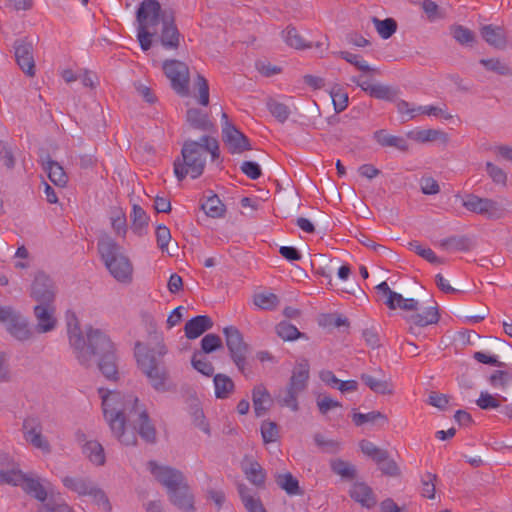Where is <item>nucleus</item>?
I'll return each mask as SVG.
<instances>
[{"instance_id":"4468645a","label":"nucleus","mask_w":512,"mask_h":512,"mask_svg":"<svg viewBox=\"0 0 512 512\" xmlns=\"http://www.w3.org/2000/svg\"><path fill=\"white\" fill-rule=\"evenodd\" d=\"M30 297L37 304H55V283L45 273L38 272L31 284Z\"/></svg>"},{"instance_id":"0eeeda50","label":"nucleus","mask_w":512,"mask_h":512,"mask_svg":"<svg viewBox=\"0 0 512 512\" xmlns=\"http://www.w3.org/2000/svg\"><path fill=\"white\" fill-rule=\"evenodd\" d=\"M160 12L161 6L157 0H143L137 10V38L144 51L152 46V37L156 34V27L160 23Z\"/></svg>"},{"instance_id":"ea45409f","label":"nucleus","mask_w":512,"mask_h":512,"mask_svg":"<svg viewBox=\"0 0 512 512\" xmlns=\"http://www.w3.org/2000/svg\"><path fill=\"white\" fill-rule=\"evenodd\" d=\"M452 37L461 45L472 46L476 41L475 33L469 28L455 24L450 27Z\"/></svg>"},{"instance_id":"bf43d9fd","label":"nucleus","mask_w":512,"mask_h":512,"mask_svg":"<svg viewBox=\"0 0 512 512\" xmlns=\"http://www.w3.org/2000/svg\"><path fill=\"white\" fill-rule=\"evenodd\" d=\"M268 109L270 113L281 123H284L289 115L290 110L287 105L277 102L275 100H270L267 103Z\"/></svg>"},{"instance_id":"774afa93","label":"nucleus","mask_w":512,"mask_h":512,"mask_svg":"<svg viewBox=\"0 0 512 512\" xmlns=\"http://www.w3.org/2000/svg\"><path fill=\"white\" fill-rule=\"evenodd\" d=\"M369 95L376 99L381 100H392L394 97V93L390 89V87L382 85V84H374L373 87H369Z\"/></svg>"},{"instance_id":"8fccbe9b","label":"nucleus","mask_w":512,"mask_h":512,"mask_svg":"<svg viewBox=\"0 0 512 512\" xmlns=\"http://www.w3.org/2000/svg\"><path fill=\"white\" fill-rule=\"evenodd\" d=\"M381 420L384 423L388 422V417L380 411H371L369 413H354L352 415V421L356 426H361L367 422L375 423L376 421Z\"/></svg>"},{"instance_id":"c756f323","label":"nucleus","mask_w":512,"mask_h":512,"mask_svg":"<svg viewBox=\"0 0 512 512\" xmlns=\"http://www.w3.org/2000/svg\"><path fill=\"white\" fill-rule=\"evenodd\" d=\"M97 79V75L86 68H79L75 71L71 68H66V83L80 80L83 87L95 89Z\"/></svg>"},{"instance_id":"f8f14e48","label":"nucleus","mask_w":512,"mask_h":512,"mask_svg":"<svg viewBox=\"0 0 512 512\" xmlns=\"http://www.w3.org/2000/svg\"><path fill=\"white\" fill-rule=\"evenodd\" d=\"M462 205L470 212L486 216L489 219H500L504 215V209L498 202L490 198H481L475 194H467Z\"/></svg>"},{"instance_id":"e433bc0d","label":"nucleus","mask_w":512,"mask_h":512,"mask_svg":"<svg viewBox=\"0 0 512 512\" xmlns=\"http://www.w3.org/2000/svg\"><path fill=\"white\" fill-rule=\"evenodd\" d=\"M474 246L473 240L468 236H451L441 240L440 247L444 250L470 251Z\"/></svg>"},{"instance_id":"052dcab7","label":"nucleus","mask_w":512,"mask_h":512,"mask_svg":"<svg viewBox=\"0 0 512 512\" xmlns=\"http://www.w3.org/2000/svg\"><path fill=\"white\" fill-rule=\"evenodd\" d=\"M87 495L91 496L93 498V501L97 505L102 506L106 512H111L112 506L106 493L102 489L97 487L95 484L92 485Z\"/></svg>"},{"instance_id":"0e129e2a","label":"nucleus","mask_w":512,"mask_h":512,"mask_svg":"<svg viewBox=\"0 0 512 512\" xmlns=\"http://www.w3.org/2000/svg\"><path fill=\"white\" fill-rule=\"evenodd\" d=\"M195 87L197 88L199 93V104L207 106L209 104V85L206 78L198 74L195 80Z\"/></svg>"},{"instance_id":"4c0bfd02","label":"nucleus","mask_w":512,"mask_h":512,"mask_svg":"<svg viewBox=\"0 0 512 512\" xmlns=\"http://www.w3.org/2000/svg\"><path fill=\"white\" fill-rule=\"evenodd\" d=\"M130 217L132 222L131 229L133 232L138 236H143L149 223V216L147 213L140 205L134 204Z\"/></svg>"},{"instance_id":"3c124183","label":"nucleus","mask_w":512,"mask_h":512,"mask_svg":"<svg viewBox=\"0 0 512 512\" xmlns=\"http://www.w3.org/2000/svg\"><path fill=\"white\" fill-rule=\"evenodd\" d=\"M334 109L337 113L344 111L348 106V94L342 90L339 85H335L330 90Z\"/></svg>"},{"instance_id":"f03ea898","label":"nucleus","mask_w":512,"mask_h":512,"mask_svg":"<svg viewBox=\"0 0 512 512\" xmlns=\"http://www.w3.org/2000/svg\"><path fill=\"white\" fill-rule=\"evenodd\" d=\"M66 324L69 343L79 363L89 366L93 357L99 371L108 381H118V357L116 347L109 336L99 329L90 328L85 338L78 319L69 311L66 312Z\"/></svg>"},{"instance_id":"72a5a7b5","label":"nucleus","mask_w":512,"mask_h":512,"mask_svg":"<svg viewBox=\"0 0 512 512\" xmlns=\"http://www.w3.org/2000/svg\"><path fill=\"white\" fill-rule=\"evenodd\" d=\"M275 482L279 488L288 495H302L304 492L299 486V481L290 472L275 474Z\"/></svg>"},{"instance_id":"393cba45","label":"nucleus","mask_w":512,"mask_h":512,"mask_svg":"<svg viewBox=\"0 0 512 512\" xmlns=\"http://www.w3.org/2000/svg\"><path fill=\"white\" fill-rule=\"evenodd\" d=\"M349 495L364 507L370 508L376 504L373 490L364 482H354L350 487Z\"/></svg>"},{"instance_id":"f257e3e1","label":"nucleus","mask_w":512,"mask_h":512,"mask_svg":"<svg viewBox=\"0 0 512 512\" xmlns=\"http://www.w3.org/2000/svg\"><path fill=\"white\" fill-rule=\"evenodd\" d=\"M102 399V409L113 435L124 445H136L135 433L126 432L125 425L131 423L134 430L148 444H155L157 431L145 409H140L138 398L134 395H124L118 391L98 388Z\"/></svg>"},{"instance_id":"f3484780","label":"nucleus","mask_w":512,"mask_h":512,"mask_svg":"<svg viewBox=\"0 0 512 512\" xmlns=\"http://www.w3.org/2000/svg\"><path fill=\"white\" fill-rule=\"evenodd\" d=\"M22 430L24 439L34 448L39 449L44 453L50 452L49 443L42 435V425L38 418H25L23 421Z\"/></svg>"},{"instance_id":"423d86ee","label":"nucleus","mask_w":512,"mask_h":512,"mask_svg":"<svg viewBox=\"0 0 512 512\" xmlns=\"http://www.w3.org/2000/svg\"><path fill=\"white\" fill-rule=\"evenodd\" d=\"M97 246L110 274L121 283H130L133 266L129 258L123 253V248L107 235L99 239Z\"/></svg>"},{"instance_id":"20e7f679","label":"nucleus","mask_w":512,"mask_h":512,"mask_svg":"<svg viewBox=\"0 0 512 512\" xmlns=\"http://www.w3.org/2000/svg\"><path fill=\"white\" fill-rule=\"evenodd\" d=\"M376 289L387 296L385 304L389 309L395 310L397 308L411 311L412 314L406 315L404 319L410 324L408 332L417 335L416 328L426 327L431 324H436L439 321L440 315L438 312L437 304L425 307L420 312L422 305L414 298H404L400 293L392 291L387 282L383 281L376 286Z\"/></svg>"},{"instance_id":"dca6fc26","label":"nucleus","mask_w":512,"mask_h":512,"mask_svg":"<svg viewBox=\"0 0 512 512\" xmlns=\"http://www.w3.org/2000/svg\"><path fill=\"white\" fill-rule=\"evenodd\" d=\"M222 140L232 154H240L252 149L247 136L231 122L224 123L222 126Z\"/></svg>"},{"instance_id":"aec40b11","label":"nucleus","mask_w":512,"mask_h":512,"mask_svg":"<svg viewBox=\"0 0 512 512\" xmlns=\"http://www.w3.org/2000/svg\"><path fill=\"white\" fill-rule=\"evenodd\" d=\"M77 438L79 441H85L82 446L83 454L89 459V461L96 466H102L105 464V452L103 446L98 441H86L84 433L78 432Z\"/></svg>"},{"instance_id":"c03bdc74","label":"nucleus","mask_w":512,"mask_h":512,"mask_svg":"<svg viewBox=\"0 0 512 512\" xmlns=\"http://www.w3.org/2000/svg\"><path fill=\"white\" fill-rule=\"evenodd\" d=\"M24 475L20 469L11 468V469H0V484L11 485V486H21V483L24 480Z\"/></svg>"},{"instance_id":"2eb2a0df","label":"nucleus","mask_w":512,"mask_h":512,"mask_svg":"<svg viewBox=\"0 0 512 512\" xmlns=\"http://www.w3.org/2000/svg\"><path fill=\"white\" fill-rule=\"evenodd\" d=\"M36 334L50 333L58 325L55 304H36L33 307Z\"/></svg>"},{"instance_id":"c9c22d12","label":"nucleus","mask_w":512,"mask_h":512,"mask_svg":"<svg viewBox=\"0 0 512 512\" xmlns=\"http://www.w3.org/2000/svg\"><path fill=\"white\" fill-rule=\"evenodd\" d=\"M215 396L218 399H227L235 390L233 380L226 374L218 373L213 378Z\"/></svg>"},{"instance_id":"58836bf2","label":"nucleus","mask_w":512,"mask_h":512,"mask_svg":"<svg viewBox=\"0 0 512 512\" xmlns=\"http://www.w3.org/2000/svg\"><path fill=\"white\" fill-rule=\"evenodd\" d=\"M408 137L420 143L432 142L436 140L447 141V134L441 130L436 129L410 131L408 133Z\"/></svg>"},{"instance_id":"6ab92c4d","label":"nucleus","mask_w":512,"mask_h":512,"mask_svg":"<svg viewBox=\"0 0 512 512\" xmlns=\"http://www.w3.org/2000/svg\"><path fill=\"white\" fill-rule=\"evenodd\" d=\"M242 470L247 480L256 488L263 489L266 482V471L259 462L245 456L242 463Z\"/></svg>"},{"instance_id":"13d9d810","label":"nucleus","mask_w":512,"mask_h":512,"mask_svg":"<svg viewBox=\"0 0 512 512\" xmlns=\"http://www.w3.org/2000/svg\"><path fill=\"white\" fill-rule=\"evenodd\" d=\"M437 480V475L431 472H426L421 477L422 483V496L428 499H434L435 497V482Z\"/></svg>"},{"instance_id":"864d4df0","label":"nucleus","mask_w":512,"mask_h":512,"mask_svg":"<svg viewBox=\"0 0 512 512\" xmlns=\"http://www.w3.org/2000/svg\"><path fill=\"white\" fill-rule=\"evenodd\" d=\"M337 55L347 61L348 63L355 66L358 70L362 72H377L376 69L371 68L361 57L357 54L350 53L348 51H340Z\"/></svg>"},{"instance_id":"a878e982","label":"nucleus","mask_w":512,"mask_h":512,"mask_svg":"<svg viewBox=\"0 0 512 512\" xmlns=\"http://www.w3.org/2000/svg\"><path fill=\"white\" fill-rule=\"evenodd\" d=\"M480 34L490 46L496 49H504L506 47L507 39L502 27L492 24L484 25L480 28Z\"/></svg>"},{"instance_id":"9b49d317","label":"nucleus","mask_w":512,"mask_h":512,"mask_svg":"<svg viewBox=\"0 0 512 512\" xmlns=\"http://www.w3.org/2000/svg\"><path fill=\"white\" fill-rule=\"evenodd\" d=\"M223 334L232 361L241 372H244L249 346L244 341L243 334L235 326L225 327Z\"/></svg>"},{"instance_id":"b1692460","label":"nucleus","mask_w":512,"mask_h":512,"mask_svg":"<svg viewBox=\"0 0 512 512\" xmlns=\"http://www.w3.org/2000/svg\"><path fill=\"white\" fill-rule=\"evenodd\" d=\"M360 379L374 393L381 395H392L394 393V387L390 377L387 378L383 375L382 378H377L373 375L363 373Z\"/></svg>"},{"instance_id":"5701e85b","label":"nucleus","mask_w":512,"mask_h":512,"mask_svg":"<svg viewBox=\"0 0 512 512\" xmlns=\"http://www.w3.org/2000/svg\"><path fill=\"white\" fill-rule=\"evenodd\" d=\"M254 412L257 417L265 415L272 405V397L263 384L256 385L252 390Z\"/></svg>"},{"instance_id":"2f4dec72","label":"nucleus","mask_w":512,"mask_h":512,"mask_svg":"<svg viewBox=\"0 0 512 512\" xmlns=\"http://www.w3.org/2000/svg\"><path fill=\"white\" fill-rule=\"evenodd\" d=\"M237 489L242 503L248 512H267L260 498L255 497L249 487L239 483Z\"/></svg>"},{"instance_id":"ddd939ff","label":"nucleus","mask_w":512,"mask_h":512,"mask_svg":"<svg viewBox=\"0 0 512 512\" xmlns=\"http://www.w3.org/2000/svg\"><path fill=\"white\" fill-rule=\"evenodd\" d=\"M149 470L156 480L163 485L168 493L186 484L183 473L170 466H160L155 461L148 462Z\"/></svg>"},{"instance_id":"473e14b6","label":"nucleus","mask_w":512,"mask_h":512,"mask_svg":"<svg viewBox=\"0 0 512 512\" xmlns=\"http://www.w3.org/2000/svg\"><path fill=\"white\" fill-rule=\"evenodd\" d=\"M331 471L343 480L353 481L357 477L356 466L341 458L331 459L329 462Z\"/></svg>"},{"instance_id":"79ce46f5","label":"nucleus","mask_w":512,"mask_h":512,"mask_svg":"<svg viewBox=\"0 0 512 512\" xmlns=\"http://www.w3.org/2000/svg\"><path fill=\"white\" fill-rule=\"evenodd\" d=\"M372 22L383 39L390 38L397 30V22L393 18L380 20L377 17H372Z\"/></svg>"},{"instance_id":"a19ab883","label":"nucleus","mask_w":512,"mask_h":512,"mask_svg":"<svg viewBox=\"0 0 512 512\" xmlns=\"http://www.w3.org/2000/svg\"><path fill=\"white\" fill-rule=\"evenodd\" d=\"M204 355L202 352L195 351L191 358V365L199 373L210 377L214 373V366Z\"/></svg>"},{"instance_id":"5fc2aeb1","label":"nucleus","mask_w":512,"mask_h":512,"mask_svg":"<svg viewBox=\"0 0 512 512\" xmlns=\"http://www.w3.org/2000/svg\"><path fill=\"white\" fill-rule=\"evenodd\" d=\"M253 302L257 307H259L261 309L273 310L277 307V305L279 303V299H278L277 295H275L273 293H269V294L260 293V294H256L254 296Z\"/></svg>"},{"instance_id":"9d476101","label":"nucleus","mask_w":512,"mask_h":512,"mask_svg":"<svg viewBox=\"0 0 512 512\" xmlns=\"http://www.w3.org/2000/svg\"><path fill=\"white\" fill-rule=\"evenodd\" d=\"M162 70L170 80L172 89L181 97L189 95L190 71L186 63L177 59H167Z\"/></svg>"},{"instance_id":"09e8293b","label":"nucleus","mask_w":512,"mask_h":512,"mask_svg":"<svg viewBox=\"0 0 512 512\" xmlns=\"http://www.w3.org/2000/svg\"><path fill=\"white\" fill-rule=\"evenodd\" d=\"M480 64L483 65L487 70L495 72L502 76H511L512 70L511 68L501 62L498 58H491V59H481Z\"/></svg>"},{"instance_id":"4d7b16f0","label":"nucleus","mask_w":512,"mask_h":512,"mask_svg":"<svg viewBox=\"0 0 512 512\" xmlns=\"http://www.w3.org/2000/svg\"><path fill=\"white\" fill-rule=\"evenodd\" d=\"M46 170L52 183L60 188L64 187V168L56 162H48Z\"/></svg>"},{"instance_id":"cd10ccee","label":"nucleus","mask_w":512,"mask_h":512,"mask_svg":"<svg viewBox=\"0 0 512 512\" xmlns=\"http://www.w3.org/2000/svg\"><path fill=\"white\" fill-rule=\"evenodd\" d=\"M7 329L14 338L20 341L29 340L36 333L29 322L19 313L14 317L11 323L8 324Z\"/></svg>"},{"instance_id":"4be33fe9","label":"nucleus","mask_w":512,"mask_h":512,"mask_svg":"<svg viewBox=\"0 0 512 512\" xmlns=\"http://www.w3.org/2000/svg\"><path fill=\"white\" fill-rule=\"evenodd\" d=\"M160 41L166 49H177L180 45V33L173 18L162 20V29L160 34Z\"/></svg>"},{"instance_id":"338daca9","label":"nucleus","mask_w":512,"mask_h":512,"mask_svg":"<svg viewBox=\"0 0 512 512\" xmlns=\"http://www.w3.org/2000/svg\"><path fill=\"white\" fill-rule=\"evenodd\" d=\"M511 375L503 370L494 371L489 377L490 384L495 388H506L511 381Z\"/></svg>"},{"instance_id":"de8ad7c7","label":"nucleus","mask_w":512,"mask_h":512,"mask_svg":"<svg viewBox=\"0 0 512 512\" xmlns=\"http://www.w3.org/2000/svg\"><path fill=\"white\" fill-rule=\"evenodd\" d=\"M315 444L328 454H337L341 449V443L334 439H326L321 433L314 435Z\"/></svg>"},{"instance_id":"49530a36","label":"nucleus","mask_w":512,"mask_h":512,"mask_svg":"<svg viewBox=\"0 0 512 512\" xmlns=\"http://www.w3.org/2000/svg\"><path fill=\"white\" fill-rule=\"evenodd\" d=\"M222 347L223 343L221 337L217 334L210 333L206 334L201 339V350H197V352H202V354H210Z\"/></svg>"},{"instance_id":"c85d7f7f","label":"nucleus","mask_w":512,"mask_h":512,"mask_svg":"<svg viewBox=\"0 0 512 512\" xmlns=\"http://www.w3.org/2000/svg\"><path fill=\"white\" fill-rule=\"evenodd\" d=\"M187 122L194 129L208 132L214 129V124L210 121L207 113L197 108H190L186 113Z\"/></svg>"},{"instance_id":"a211bd4d","label":"nucleus","mask_w":512,"mask_h":512,"mask_svg":"<svg viewBox=\"0 0 512 512\" xmlns=\"http://www.w3.org/2000/svg\"><path fill=\"white\" fill-rule=\"evenodd\" d=\"M15 59L20 69L28 76L34 77L36 73L33 46L23 39L14 43Z\"/></svg>"},{"instance_id":"1a4fd4ad","label":"nucleus","mask_w":512,"mask_h":512,"mask_svg":"<svg viewBox=\"0 0 512 512\" xmlns=\"http://www.w3.org/2000/svg\"><path fill=\"white\" fill-rule=\"evenodd\" d=\"M21 488L26 494L42 503L38 512H64V504L60 501L61 499H56L53 494L49 495L40 479L33 474L24 475Z\"/></svg>"},{"instance_id":"7c9ffc66","label":"nucleus","mask_w":512,"mask_h":512,"mask_svg":"<svg viewBox=\"0 0 512 512\" xmlns=\"http://www.w3.org/2000/svg\"><path fill=\"white\" fill-rule=\"evenodd\" d=\"M201 209L205 214L212 218L223 217L226 212V207L215 193L209 191L205 196V200L201 203Z\"/></svg>"},{"instance_id":"37998d69","label":"nucleus","mask_w":512,"mask_h":512,"mask_svg":"<svg viewBox=\"0 0 512 512\" xmlns=\"http://www.w3.org/2000/svg\"><path fill=\"white\" fill-rule=\"evenodd\" d=\"M276 333L284 341H293L305 336V334L301 333L296 326L286 321H282L276 326Z\"/></svg>"},{"instance_id":"7ed1b4c3","label":"nucleus","mask_w":512,"mask_h":512,"mask_svg":"<svg viewBox=\"0 0 512 512\" xmlns=\"http://www.w3.org/2000/svg\"><path fill=\"white\" fill-rule=\"evenodd\" d=\"M206 154L211 155L212 161L220 157L219 142L216 138L203 135L199 140L187 139L181 149V156L174 161V174L178 181H182L188 175L196 179L205 169Z\"/></svg>"},{"instance_id":"f704fd0d","label":"nucleus","mask_w":512,"mask_h":512,"mask_svg":"<svg viewBox=\"0 0 512 512\" xmlns=\"http://www.w3.org/2000/svg\"><path fill=\"white\" fill-rule=\"evenodd\" d=\"M374 139L382 147H394L402 152L409 150V145L403 137L388 135L385 130H377L374 132Z\"/></svg>"},{"instance_id":"680f3d73","label":"nucleus","mask_w":512,"mask_h":512,"mask_svg":"<svg viewBox=\"0 0 512 512\" xmlns=\"http://www.w3.org/2000/svg\"><path fill=\"white\" fill-rule=\"evenodd\" d=\"M156 241H157V246L158 248L162 251V252H168L169 253V249H168V245L171 241V232L169 230L168 227H166L165 225H162V224H159L157 227H156Z\"/></svg>"},{"instance_id":"e2e57ef3","label":"nucleus","mask_w":512,"mask_h":512,"mask_svg":"<svg viewBox=\"0 0 512 512\" xmlns=\"http://www.w3.org/2000/svg\"><path fill=\"white\" fill-rule=\"evenodd\" d=\"M285 41L289 46L295 49H304L310 47V45L305 44L297 29L291 26L286 28Z\"/></svg>"},{"instance_id":"39448f33","label":"nucleus","mask_w":512,"mask_h":512,"mask_svg":"<svg viewBox=\"0 0 512 512\" xmlns=\"http://www.w3.org/2000/svg\"><path fill=\"white\" fill-rule=\"evenodd\" d=\"M134 354L139 369L148 378L151 386L158 392L168 391L169 372L163 361V357L167 354V347L163 341H158L153 348L137 341Z\"/></svg>"},{"instance_id":"6e6552de","label":"nucleus","mask_w":512,"mask_h":512,"mask_svg":"<svg viewBox=\"0 0 512 512\" xmlns=\"http://www.w3.org/2000/svg\"><path fill=\"white\" fill-rule=\"evenodd\" d=\"M309 368L306 359L295 366L283 395L280 394L277 398L281 406L289 407L293 411L299 410L298 395L307 388Z\"/></svg>"},{"instance_id":"69168bd1","label":"nucleus","mask_w":512,"mask_h":512,"mask_svg":"<svg viewBox=\"0 0 512 512\" xmlns=\"http://www.w3.org/2000/svg\"><path fill=\"white\" fill-rule=\"evenodd\" d=\"M486 170L495 184L507 185V174L504 170L491 162L486 163Z\"/></svg>"},{"instance_id":"412c9836","label":"nucleus","mask_w":512,"mask_h":512,"mask_svg":"<svg viewBox=\"0 0 512 512\" xmlns=\"http://www.w3.org/2000/svg\"><path fill=\"white\" fill-rule=\"evenodd\" d=\"M213 327L211 317L198 315L188 320L184 326L185 336L188 339H196Z\"/></svg>"},{"instance_id":"a18cd8bd","label":"nucleus","mask_w":512,"mask_h":512,"mask_svg":"<svg viewBox=\"0 0 512 512\" xmlns=\"http://www.w3.org/2000/svg\"><path fill=\"white\" fill-rule=\"evenodd\" d=\"M91 481L81 477H66V488L76 492L80 496H86L92 485Z\"/></svg>"},{"instance_id":"bb28decb","label":"nucleus","mask_w":512,"mask_h":512,"mask_svg":"<svg viewBox=\"0 0 512 512\" xmlns=\"http://www.w3.org/2000/svg\"><path fill=\"white\" fill-rule=\"evenodd\" d=\"M168 495L171 503L179 509L185 512L194 510V497L187 483L175 489V491L168 493Z\"/></svg>"},{"instance_id":"603ef678","label":"nucleus","mask_w":512,"mask_h":512,"mask_svg":"<svg viewBox=\"0 0 512 512\" xmlns=\"http://www.w3.org/2000/svg\"><path fill=\"white\" fill-rule=\"evenodd\" d=\"M261 435L265 444L276 442L279 435V427L276 422L265 420L261 424Z\"/></svg>"},{"instance_id":"6e6d98bb","label":"nucleus","mask_w":512,"mask_h":512,"mask_svg":"<svg viewBox=\"0 0 512 512\" xmlns=\"http://www.w3.org/2000/svg\"><path fill=\"white\" fill-rule=\"evenodd\" d=\"M409 246L418 254L432 264H444V260L436 256L430 248L422 247L418 241H412Z\"/></svg>"}]
</instances>
